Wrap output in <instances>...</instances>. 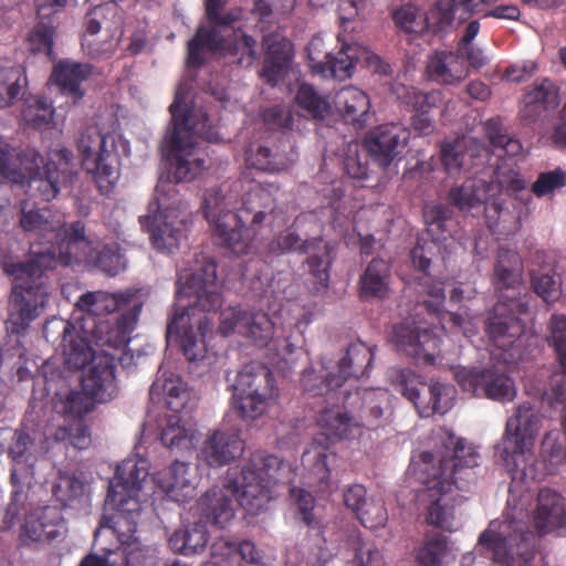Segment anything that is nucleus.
<instances>
[{
  "mask_svg": "<svg viewBox=\"0 0 566 566\" xmlns=\"http://www.w3.org/2000/svg\"><path fill=\"white\" fill-rule=\"evenodd\" d=\"M516 302H499L485 321V332L495 346L503 350L511 348L523 335L525 325L513 311Z\"/></svg>",
  "mask_w": 566,
  "mask_h": 566,
  "instance_id": "28",
  "label": "nucleus"
},
{
  "mask_svg": "<svg viewBox=\"0 0 566 566\" xmlns=\"http://www.w3.org/2000/svg\"><path fill=\"white\" fill-rule=\"evenodd\" d=\"M317 422L328 437L354 438L358 432V421L348 412L337 408H326L318 415Z\"/></svg>",
  "mask_w": 566,
  "mask_h": 566,
  "instance_id": "42",
  "label": "nucleus"
},
{
  "mask_svg": "<svg viewBox=\"0 0 566 566\" xmlns=\"http://www.w3.org/2000/svg\"><path fill=\"white\" fill-rule=\"evenodd\" d=\"M301 221V217L296 218L291 228L281 232L273 239L269 244V251L274 254L286 252L307 254L306 264L308 271L319 285V287L316 289H326L329 282V269L333 262L332 252L334 247L331 242L324 241L321 235L303 240L298 233L292 230V228Z\"/></svg>",
  "mask_w": 566,
  "mask_h": 566,
  "instance_id": "17",
  "label": "nucleus"
},
{
  "mask_svg": "<svg viewBox=\"0 0 566 566\" xmlns=\"http://www.w3.org/2000/svg\"><path fill=\"white\" fill-rule=\"evenodd\" d=\"M560 103L559 87L549 78L536 80L524 90L520 107V118L525 125L537 122Z\"/></svg>",
  "mask_w": 566,
  "mask_h": 566,
  "instance_id": "27",
  "label": "nucleus"
},
{
  "mask_svg": "<svg viewBox=\"0 0 566 566\" xmlns=\"http://www.w3.org/2000/svg\"><path fill=\"white\" fill-rule=\"evenodd\" d=\"M548 343L556 352L560 368L566 370V315L553 314L548 322Z\"/></svg>",
  "mask_w": 566,
  "mask_h": 566,
  "instance_id": "57",
  "label": "nucleus"
},
{
  "mask_svg": "<svg viewBox=\"0 0 566 566\" xmlns=\"http://www.w3.org/2000/svg\"><path fill=\"white\" fill-rule=\"evenodd\" d=\"M244 442L237 433L216 430L206 439L201 449V460L209 467H223L239 458Z\"/></svg>",
  "mask_w": 566,
  "mask_h": 566,
  "instance_id": "32",
  "label": "nucleus"
},
{
  "mask_svg": "<svg viewBox=\"0 0 566 566\" xmlns=\"http://www.w3.org/2000/svg\"><path fill=\"white\" fill-rule=\"evenodd\" d=\"M247 163L255 169L262 171H281L287 167L286 157L279 151H273L268 146L259 145L255 150L247 154Z\"/></svg>",
  "mask_w": 566,
  "mask_h": 566,
  "instance_id": "50",
  "label": "nucleus"
},
{
  "mask_svg": "<svg viewBox=\"0 0 566 566\" xmlns=\"http://www.w3.org/2000/svg\"><path fill=\"white\" fill-rule=\"evenodd\" d=\"M262 191L249 192L238 212L234 203L218 188L206 191L201 206L214 242L234 255H247L256 248L261 229L274 211L269 213L260 209L255 199Z\"/></svg>",
  "mask_w": 566,
  "mask_h": 566,
  "instance_id": "7",
  "label": "nucleus"
},
{
  "mask_svg": "<svg viewBox=\"0 0 566 566\" xmlns=\"http://www.w3.org/2000/svg\"><path fill=\"white\" fill-rule=\"evenodd\" d=\"M153 400L161 395L167 408L172 411L161 426L159 439L171 451L190 450L193 447L195 431L181 422L179 412L186 407L189 392L180 377H158L149 389Z\"/></svg>",
  "mask_w": 566,
  "mask_h": 566,
  "instance_id": "13",
  "label": "nucleus"
},
{
  "mask_svg": "<svg viewBox=\"0 0 566 566\" xmlns=\"http://www.w3.org/2000/svg\"><path fill=\"white\" fill-rule=\"evenodd\" d=\"M348 546L354 552L357 566H385L380 551L373 543L365 542L358 532L349 534Z\"/></svg>",
  "mask_w": 566,
  "mask_h": 566,
  "instance_id": "54",
  "label": "nucleus"
},
{
  "mask_svg": "<svg viewBox=\"0 0 566 566\" xmlns=\"http://www.w3.org/2000/svg\"><path fill=\"white\" fill-rule=\"evenodd\" d=\"M461 10L457 0H438L430 10L428 23L434 32H446L453 25L457 12Z\"/></svg>",
  "mask_w": 566,
  "mask_h": 566,
  "instance_id": "55",
  "label": "nucleus"
},
{
  "mask_svg": "<svg viewBox=\"0 0 566 566\" xmlns=\"http://www.w3.org/2000/svg\"><path fill=\"white\" fill-rule=\"evenodd\" d=\"M206 51L244 69L251 67L261 57L256 40L241 29L224 35L216 28L199 27L188 42L187 64L190 67L202 66Z\"/></svg>",
  "mask_w": 566,
  "mask_h": 566,
  "instance_id": "9",
  "label": "nucleus"
},
{
  "mask_svg": "<svg viewBox=\"0 0 566 566\" xmlns=\"http://www.w3.org/2000/svg\"><path fill=\"white\" fill-rule=\"evenodd\" d=\"M63 524L61 509L50 505L38 506L25 515L21 536L32 542L52 541L61 535Z\"/></svg>",
  "mask_w": 566,
  "mask_h": 566,
  "instance_id": "30",
  "label": "nucleus"
},
{
  "mask_svg": "<svg viewBox=\"0 0 566 566\" xmlns=\"http://www.w3.org/2000/svg\"><path fill=\"white\" fill-rule=\"evenodd\" d=\"M356 517L364 527L377 530L386 525L388 513L381 500L369 499Z\"/></svg>",
  "mask_w": 566,
  "mask_h": 566,
  "instance_id": "61",
  "label": "nucleus"
},
{
  "mask_svg": "<svg viewBox=\"0 0 566 566\" xmlns=\"http://www.w3.org/2000/svg\"><path fill=\"white\" fill-rule=\"evenodd\" d=\"M211 554L213 557L222 555L230 557L231 555H239L243 560L253 565H261L262 555L251 541H242L238 545L229 541H219L211 546Z\"/></svg>",
  "mask_w": 566,
  "mask_h": 566,
  "instance_id": "52",
  "label": "nucleus"
},
{
  "mask_svg": "<svg viewBox=\"0 0 566 566\" xmlns=\"http://www.w3.org/2000/svg\"><path fill=\"white\" fill-rule=\"evenodd\" d=\"M189 463L176 460L156 476L157 484L172 501L184 503L195 495Z\"/></svg>",
  "mask_w": 566,
  "mask_h": 566,
  "instance_id": "35",
  "label": "nucleus"
},
{
  "mask_svg": "<svg viewBox=\"0 0 566 566\" xmlns=\"http://www.w3.org/2000/svg\"><path fill=\"white\" fill-rule=\"evenodd\" d=\"M102 350L92 361L87 374L82 378V389L97 402H106L116 395L115 355Z\"/></svg>",
  "mask_w": 566,
  "mask_h": 566,
  "instance_id": "26",
  "label": "nucleus"
},
{
  "mask_svg": "<svg viewBox=\"0 0 566 566\" xmlns=\"http://www.w3.org/2000/svg\"><path fill=\"white\" fill-rule=\"evenodd\" d=\"M454 378L460 388L474 397L488 398L497 402L512 401L516 396L514 380L504 364L484 367L458 368Z\"/></svg>",
  "mask_w": 566,
  "mask_h": 566,
  "instance_id": "18",
  "label": "nucleus"
},
{
  "mask_svg": "<svg viewBox=\"0 0 566 566\" xmlns=\"http://www.w3.org/2000/svg\"><path fill=\"white\" fill-rule=\"evenodd\" d=\"M410 133L401 124H382L371 129L364 139L369 157L387 168L406 147Z\"/></svg>",
  "mask_w": 566,
  "mask_h": 566,
  "instance_id": "23",
  "label": "nucleus"
},
{
  "mask_svg": "<svg viewBox=\"0 0 566 566\" xmlns=\"http://www.w3.org/2000/svg\"><path fill=\"white\" fill-rule=\"evenodd\" d=\"M375 398V392L368 390L364 391L363 405L359 408L358 419H356L358 421L359 433L361 427L374 429L379 426L384 411Z\"/></svg>",
  "mask_w": 566,
  "mask_h": 566,
  "instance_id": "60",
  "label": "nucleus"
},
{
  "mask_svg": "<svg viewBox=\"0 0 566 566\" xmlns=\"http://www.w3.org/2000/svg\"><path fill=\"white\" fill-rule=\"evenodd\" d=\"M523 260L520 253L506 247H500L493 268V284L497 291L514 290L522 284Z\"/></svg>",
  "mask_w": 566,
  "mask_h": 566,
  "instance_id": "39",
  "label": "nucleus"
},
{
  "mask_svg": "<svg viewBox=\"0 0 566 566\" xmlns=\"http://www.w3.org/2000/svg\"><path fill=\"white\" fill-rule=\"evenodd\" d=\"M262 119L270 129L291 130L294 114L286 105H273L262 112Z\"/></svg>",
  "mask_w": 566,
  "mask_h": 566,
  "instance_id": "64",
  "label": "nucleus"
},
{
  "mask_svg": "<svg viewBox=\"0 0 566 566\" xmlns=\"http://www.w3.org/2000/svg\"><path fill=\"white\" fill-rule=\"evenodd\" d=\"M54 109L52 103L44 96H32L24 101L21 117L33 128H42L50 124Z\"/></svg>",
  "mask_w": 566,
  "mask_h": 566,
  "instance_id": "49",
  "label": "nucleus"
},
{
  "mask_svg": "<svg viewBox=\"0 0 566 566\" xmlns=\"http://www.w3.org/2000/svg\"><path fill=\"white\" fill-rule=\"evenodd\" d=\"M55 34V25L50 19L38 22L28 36L30 51L33 53H43L51 57L53 53V40Z\"/></svg>",
  "mask_w": 566,
  "mask_h": 566,
  "instance_id": "56",
  "label": "nucleus"
},
{
  "mask_svg": "<svg viewBox=\"0 0 566 566\" xmlns=\"http://www.w3.org/2000/svg\"><path fill=\"white\" fill-rule=\"evenodd\" d=\"M484 132L494 148L504 150L510 157L522 151V144L518 139L507 135L499 118H490L484 123Z\"/></svg>",
  "mask_w": 566,
  "mask_h": 566,
  "instance_id": "51",
  "label": "nucleus"
},
{
  "mask_svg": "<svg viewBox=\"0 0 566 566\" xmlns=\"http://www.w3.org/2000/svg\"><path fill=\"white\" fill-rule=\"evenodd\" d=\"M437 453L424 451L420 454V473L426 489L419 494L420 501L429 502L426 522L429 525L450 531L453 505L448 492L451 486L463 489L479 465L480 454L475 447L452 432L444 431Z\"/></svg>",
  "mask_w": 566,
  "mask_h": 566,
  "instance_id": "4",
  "label": "nucleus"
},
{
  "mask_svg": "<svg viewBox=\"0 0 566 566\" xmlns=\"http://www.w3.org/2000/svg\"><path fill=\"white\" fill-rule=\"evenodd\" d=\"M335 373H328L325 376L318 375L313 368L305 369L301 377V386L308 395L328 396L343 385L337 384Z\"/></svg>",
  "mask_w": 566,
  "mask_h": 566,
  "instance_id": "53",
  "label": "nucleus"
},
{
  "mask_svg": "<svg viewBox=\"0 0 566 566\" xmlns=\"http://www.w3.org/2000/svg\"><path fill=\"white\" fill-rule=\"evenodd\" d=\"M19 224L25 232H33L48 244L43 250L31 247L32 259L28 262H2V270L13 277L8 323L14 334H23L39 317L49 301L45 271L53 269L62 258L63 244L69 241L71 224L49 207L20 210Z\"/></svg>",
  "mask_w": 566,
  "mask_h": 566,
  "instance_id": "2",
  "label": "nucleus"
},
{
  "mask_svg": "<svg viewBox=\"0 0 566 566\" xmlns=\"http://www.w3.org/2000/svg\"><path fill=\"white\" fill-rule=\"evenodd\" d=\"M481 146L472 138H457L451 143H443L440 158L446 172L450 177H458L462 171L470 170L480 156Z\"/></svg>",
  "mask_w": 566,
  "mask_h": 566,
  "instance_id": "33",
  "label": "nucleus"
},
{
  "mask_svg": "<svg viewBox=\"0 0 566 566\" xmlns=\"http://www.w3.org/2000/svg\"><path fill=\"white\" fill-rule=\"evenodd\" d=\"M208 539L206 526L199 523L175 531L168 539V545L174 552L188 556L203 551Z\"/></svg>",
  "mask_w": 566,
  "mask_h": 566,
  "instance_id": "43",
  "label": "nucleus"
},
{
  "mask_svg": "<svg viewBox=\"0 0 566 566\" xmlns=\"http://www.w3.org/2000/svg\"><path fill=\"white\" fill-rule=\"evenodd\" d=\"M374 360V350L364 342L357 340L348 345L345 355L338 360L337 384L344 385L349 378L366 375Z\"/></svg>",
  "mask_w": 566,
  "mask_h": 566,
  "instance_id": "40",
  "label": "nucleus"
},
{
  "mask_svg": "<svg viewBox=\"0 0 566 566\" xmlns=\"http://www.w3.org/2000/svg\"><path fill=\"white\" fill-rule=\"evenodd\" d=\"M390 265L382 259H373L359 279V293L365 300L385 298L389 292Z\"/></svg>",
  "mask_w": 566,
  "mask_h": 566,
  "instance_id": "41",
  "label": "nucleus"
},
{
  "mask_svg": "<svg viewBox=\"0 0 566 566\" xmlns=\"http://www.w3.org/2000/svg\"><path fill=\"white\" fill-rule=\"evenodd\" d=\"M533 535L520 532L505 537L501 533L485 530L479 536V544L486 549L492 560L500 566H513L515 556L527 562L532 556Z\"/></svg>",
  "mask_w": 566,
  "mask_h": 566,
  "instance_id": "22",
  "label": "nucleus"
},
{
  "mask_svg": "<svg viewBox=\"0 0 566 566\" xmlns=\"http://www.w3.org/2000/svg\"><path fill=\"white\" fill-rule=\"evenodd\" d=\"M449 557L454 558L447 536L436 533L426 536L417 553L419 566H442Z\"/></svg>",
  "mask_w": 566,
  "mask_h": 566,
  "instance_id": "45",
  "label": "nucleus"
},
{
  "mask_svg": "<svg viewBox=\"0 0 566 566\" xmlns=\"http://www.w3.org/2000/svg\"><path fill=\"white\" fill-rule=\"evenodd\" d=\"M186 97V93L178 88L169 106L172 132L167 140L168 180H159L148 213L139 218L140 224L150 233L154 248L169 253L178 249L190 218L176 184L190 181L205 170L206 161L198 155V139L219 140L218 133L208 124L207 114L201 116L202 120L193 123Z\"/></svg>",
  "mask_w": 566,
  "mask_h": 566,
  "instance_id": "1",
  "label": "nucleus"
},
{
  "mask_svg": "<svg viewBox=\"0 0 566 566\" xmlns=\"http://www.w3.org/2000/svg\"><path fill=\"white\" fill-rule=\"evenodd\" d=\"M147 475V470L138 467L135 460L123 461L116 468L114 480L109 482L106 504L118 512L134 511L135 507L128 505L130 502L138 505V493Z\"/></svg>",
  "mask_w": 566,
  "mask_h": 566,
  "instance_id": "21",
  "label": "nucleus"
},
{
  "mask_svg": "<svg viewBox=\"0 0 566 566\" xmlns=\"http://www.w3.org/2000/svg\"><path fill=\"white\" fill-rule=\"evenodd\" d=\"M13 463L10 470L11 500L6 511V521L13 524L25 501L24 485L34 478L38 462L35 440L24 430H15L7 451Z\"/></svg>",
  "mask_w": 566,
  "mask_h": 566,
  "instance_id": "16",
  "label": "nucleus"
},
{
  "mask_svg": "<svg viewBox=\"0 0 566 566\" xmlns=\"http://www.w3.org/2000/svg\"><path fill=\"white\" fill-rule=\"evenodd\" d=\"M392 340L418 365H434L440 354V337L430 326L413 318H406L394 327Z\"/></svg>",
  "mask_w": 566,
  "mask_h": 566,
  "instance_id": "19",
  "label": "nucleus"
},
{
  "mask_svg": "<svg viewBox=\"0 0 566 566\" xmlns=\"http://www.w3.org/2000/svg\"><path fill=\"white\" fill-rule=\"evenodd\" d=\"M360 61H364L375 73L387 74L388 72L389 65L382 63L378 55L348 45L342 48L337 54L331 53L319 74L324 77L343 81L352 76L355 66Z\"/></svg>",
  "mask_w": 566,
  "mask_h": 566,
  "instance_id": "29",
  "label": "nucleus"
},
{
  "mask_svg": "<svg viewBox=\"0 0 566 566\" xmlns=\"http://www.w3.org/2000/svg\"><path fill=\"white\" fill-rule=\"evenodd\" d=\"M532 520L539 536L566 534V506L563 496L552 489H541Z\"/></svg>",
  "mask_w": 566,
  "mask_h": 566,
  "instance_id": "25",
  "label": "nucleus"
},
{
  "mask_svg": "<svg viewBox=\"0 0 566 566\" xmlns=\"http://www.w3.org/2000/svg\"><path fill=\"white\" fill-rule=\"evenodd\" d=\"M101 526L109 527L117 535L119 547L117 551H109L113 556L120 555L122 563L117 566H155L157 556L155 549L144 545L135 537L136 524L128 521L124 515L116 517L103 516Z\"/></svg>",
  "mask_w": 566,
  "mask_h": 566,
  "instance_id": "20",
  "label": "nucleus"
},
{
  "mask_svg": "<svg viewBox=\"0 0 566 566\" xmlns=\"http://www.w3.org/2000/svg\"><path fill=\"white\" fill-rule=\"evenodd\" d=\"M266 60L289 64L291 60V42L281 33L271 32L262 40Z\"/></svg>",
  "mask_w": 566,
  "mask_h": 566,
  "instance_id": "59",
  "label": "nucleus"
},
{
  "mask_svg": "<svg viewBox=\"0 0 566 566\" xmlns=\"http://www.w3.org/2000/svg\"><path fill=\"white\" fill-rule=\"evenodd\" d=\"M73 154L63 147L52 153V159L41 167L42 156L30 147H12L0 138V176L27 185V193L50 202L63 188L73 184Z\"/></svg>",
  "mask_w": 566,
  "mask_h": 566,
  "instance_id": "6",
  "label": "nucleus"
},
{
  "mask_svg": "<svg viewBox=\"0 0 566 566\" xmlns=\"http://www.w3.org/2000/svg\"><path fill=\"white\" fill-rule=\"evenodd\" d=\"M492 189L493 186L484 180L469 179L462 186L450 189L448 201L461 211H470L478 206L485 205L488 212L493 211L501 217L503 211L502 203L495 199L491 202L489 201Z\"/></svg>",
  "mask_w": 566,
  "mask_h": 566,
  "instance_id": "31",
  "label": "nucleus"
},
{
  "mask_svg": "<svg viewBox=\"0 0 566 566\" xmlns=\"http://www.w3.org/2000/svg\"><path fill=\"white\" fill-rule=\"evenodd\" d=\"M27 83L22 66H0V108L11 106Z\"/></svg>",
  "mask_w": 566,
  "mask_h": 566,
  "instance_id": "46",
  "label": "nucleus"
},
{
  "mask_svg": "<svg viewBox=\"0 0 566 566\" xmlns=\"http://www.w3.org/2000/svg\"><path fill=\"white\" fill-rule=\"evenodd\" d=\"M388 378L394 389L413 403L422 418L443 415L452 407L453 388L440 381L429 384L407 368H391Z\"/></svg>",
  "mask_w": 566,
  "mask_h": 566,
  "instance_id": "14",
  "label": "nucleus"
},
{
  "mask_svg": "<svg viewBox=\"0 0 566 566\" xmlns=\"http://www.w3.org/2000/svg\"><path fill=\"white\" fill-rule=\"evenodd\" d=\"M86 490V484L75 474L59 472L56 481L52 485V494L63 506H71L81 500Z\"/></svg>",
  "mask_w": 566,
  "mask_h": 566,
  "instance_id": "48",
  "label": "nucleus"
},
{
  "mask_svg": "<svg viewBox=\"0 0 566 566\" xmlns=\"http://www.w3.org/2000/svg\"><path fill=\"white\" fill-rule=\"evenodd\" d=\"M62 244L63 252L59 263L63 266L85 263L112 276L125 269V259L120 253L119 244L113 242L93 247L92 241L86 237L85 224L81 220L71 223L69 241Z\"/></svg>",
  "mask_w": 566,
  "mask_h": 566,
  "instance_id": "15",
  "label": "nucleus"
},
{
  "mask_svg": "<svg viewBox=\"0 0 566 566\" xmlns=\"http://www.w3.org/2000/svg\"><path fill=\"white\" fill-rule=\"evenodd\" d=\"M295 102L314 119H323L331 113V103L327 97L318 94L314 86L307 83L298 86Z\"/></svg>",
  "mask_w": 566,
  "mask_h": 566,
  "instance_id": "47",
  "label": "nucleus"
},
{
  "mask_svg": "<svg viewBox=\"0 0 566 566\" xmlns=\"http://www.w3.org/2000/svg\"><path fill=\"white\" fill-rule=\"evenodd\" d=\"M232 387V406L243 420L260 418L279 398L273 371L259 361L245 364Z\"/></svg>",
  "mask_w": 566,
  "mask_h": 566,
  "instance_id": "10",
  "label": "nucleus"
},
{
  "mask_svg": "<svg viewBox=\"0 0 566 566\" xmlns=\"http://www.w3.org/2000/svg\"><path fill=\"white\" fill-rule=\"evenodd\" d=\"M92 73L91 64L66 59L54 66L52 77L61 93L76 103L84 97L85 91L82 88V83L88 80Z\"/></svg>",
  "mask_w": 566,
  "mask_h": 566,
  "instance_id": "36",
  "label": "nucleus"
},
{
  "mask_svg": "<svg viewBox=\"0 0 566 566\" xmlns=\"http://www.w3.org/2000/svg\"><path fill=\"white\" fill-rule=\"evenodd\" d=\"M291 475L290 465L279 457L254 452L226 488H212L199 497L197 511L206 522L224 528L234 517L233 495L245 511L259 514L274 497V486L290 482Z\"/></svg>",
  "mask_w": 566,
  "mask_h": 566,
  "instance_id": "3",
  "label": "nucleus"
},
{
  "mask_svg": "<svg viewBox=\"0 0 566 566\" xmlns=\"http://www.w3.org/2000/svg\"><path fill=\"white\" fill-rule=\"evenodd\" d=\"M186 292L193 301L172 315L166 337L180 346L189 361H196L207 353L205 337L213 327L209 314L220 310L223 303L213 259L202 256L197 260V268L186 280Z\"/></svg>",
  "mask_w": 566,
  "mask_h": 566,
  "instance_id": "5",
  "label": "nucleus"
},
{
  "mask_svg": "<svg viewBox=\"0 0 566 566\" xmlns=\"http://www.w3.org/2000/svg\"><path fill=\"white\" fill-rule=\"evenodd\" d=\"M87 331H90L87 323L83 325V332L87 334V337L81 336L71 324L64 325L62 348L69 369H82L98 356L92 346V344L95 346L96 344Z\"/></svg>",
  "mask_w": 566,
  "mask_h": 566,
  "instance_id": "34",
  "label": "nucleus"
},
{
  "mask_svg": "<svg viewBox=\"0 0 566 566\" xmlns=\"http://www.w3.org/2000/svg\"><path fill=\"white\" fill-rule=\"evenodd\" d=\"M56 438L77 450H85L92 443L90 428L82 420H75L60 428L56 432Z\"/></svg>",
  "mask_w": 566,
  "mask_h": 566,
  "instance_id": "58",
  "label": "nucleus"
},
{
  "mask_svg": "<svg viewBox=\"0 0 566 566\" xmlns=\"http://www.w3.org/2000/svg\"><path fill=\"white\" fill-rule=\"evenodd\" d=\"M77 150L82 167L92 175L99 192L108 193L119 177L115 136L87 127L78 138Z\"/></svg>",
  "mask_w": 566,
  "mask_h": 566,
  "instance_id": "12",
  "label": "nucleus"
},
{
  "mask_svg": "<svg viewBox=\"0 0 566 566\" xmlns=\"http://www.w3.org/2000/svg\"><path fill=\"white\" fill-rule=\"evenodd\" d=\"M334 104L347 124L357 128L364 127L370 108V101L365 92L355 86L343 87L335 94Z\"/></svg>",
  "mask_w": 566,
  "mask_h": 566,
  "instance_id": "38",
  "label": "nucleus"
},
{
  "mask_svg": "<svg viewBox=\"0 0 566 566\" xmlns=\"http://www.w3.org/2000/svg\"><path fill=\"white\" fill-rule=\"evenodd\" d=\"M531 287L544 302L552 303L562 294L560 276L556 272L555 256L544 250H536L527 259Z\"/></svg>",
  "mask_w": 566,
  "mask_h": 566,
  "instance_id": "24",
  "label": "nucleus"
},
{
  "mask_svg": "<svg viewBox=\"0 0 566 566\" xmlns=\"http://www.w3.org/2000/svg\"><path fill=\"white\" fill-rule=\"evenodd\" d=\"M76 307L86 314L93 325L87 331L97 347L119 350L130 340L143 304L130 291L108 293L86 292L76 302Z\"/></svg>",
  "mask_w": 566,
  "mask_h": 566,
  "instance_id": "8",
  "label": "nucleus"
},
{
  "mask_svg": "<svg viewBox=\"0 0 566 566\" xmlns=\"http://www.w3.org/2000/svg\"><path fill=\"white\" fill-rule=\"evenodd\" d=\"M539 415L535 406L530 401L520 403L512 417L506 421L501 458L505 462L513 480H524L532 472H527L526 452L533 446V441L539 429Z\"/></svg>",
  "mask_w": 566,
  "mask_h": 566,
  "instance_id": "11",
  "label": "nucleus"
},
{
  "mask_svg": "<svg viewBox=\"0 0 566 566\" xmlns=\"http://www.w3.org/2000/svg\"><path fill=\"white\" fill-rule=\"evenodd\" d=\"M242 333L258 347H266L271 342L276 350L280 347L281 337H274V323L266 313H248Z\"/></svg>",
  "mask_w": 566,
  "mask_h": 566,
  "instance_id": "44",
  "label": "nucleus"
},
{
  "mask_svg": "<svg viewBox=\"0 0 566 566\" xmlns=\"http://www.w3.org/2000/svg\"><path fill=\"white\" fill-rule=\"evenodd\" d=\"M566 186V171L556 168L541 172L532 186V192L537 197H544Z\"/></svg>",
  "mask_w": 566,
  "mask_h": 566,
  "instance_id": "63",
  "label": "nucleus"
},
{
  "mask_svg": "<svg viewBox=\"0 0 566 566\" xmlns=\"http://www.w3.org/2000/svg\"><path fill=\"white\" fill-rule=\"evenodd\" d=\"M428 76L438 83H460L469 75L463 56L459 52L437 51L428 60Z\"/></svg>",
  "mask_w": 566,
  "mask_h": 566,
  "instance_id": "37",
  "label": "nucleus"
},
{
  "mask_svg": "<svg viewBox=\"0 0 566 566\" xmlns=\"http://www.w3.org/2000/svg\"><path fill=\"white\" fill-rule=\"evenodd\" d=\"M495 181L502 189L517 193L525 190L526 182L521 176L515 164L503 163L497 165L494 171Z\"/></svg>",
  "mask_w": 566,
  "mask_h": 566,
  "instance_id": "62",
  "label": "nucleus"
}]
</instances>
